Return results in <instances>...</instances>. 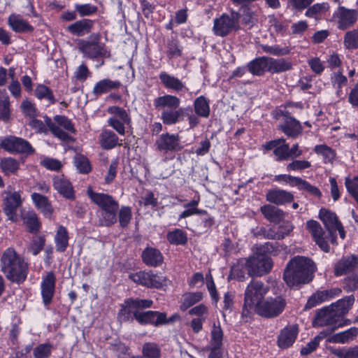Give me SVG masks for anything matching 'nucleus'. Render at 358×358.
Masks as SVG:
<instances>
[{"label": "nucleus", "instance_id": "f257e3e1", "mask_svg": "<svg viewBox=\"0 0 358 358\" xmlns=\"http://www.w3.org/2000/svg\"><path fill=\"white\" fill-rule=\"evenodd\" d=\"M315 270L316 266L310 258L296 256L288 262L283 278L289 287H298L312 280Z\"/></svg>", "mask_w": 358, "mask_h": 358}, {"label": "nucleus", "instance_id": "f03ea898", "mask_svg": "<svg viewBox=\"0 0 358 358\" xmlns=\"http://www.w3.org/2000/svg\"><path fill=\"white\" fill-rule=\"evenodd\" d=\"M355 303L353 295L348 296L332 303L329 308L320 310L316 316L313 324L315 327L331 326L329 329L333 332L338 327L349 324L350 322H339V318L350 310Z\"/></svg>", "mask_w": 358, "mask_h": 358}, {"label": "nucleus", "instance_id": "7ed1b4c3", "mask_svg": "<svg viewBox=\"0 0 358 358\" xmlns=\"http://www.w3.org/2000/svg\"><path fill=\"white\" fill-rule=\"evenodd\" d=\"M1 269L8 280L20 284L27 278L28 264L13 248H8L2 254Z\"/></svg>", "mask_w": 358, "mask_h": 358}, {"label": "nucleus", "instance_id": "20e7f679", "mask_svg": "<svg viewBox=\"0 0 358 358\" xmlns=\"http://www.w3.org/2000/svg\"><path fill=\"white\" fill-rule=\"evenodd\" d=\"M278 250L277 243H265L257 245L252 256L248 258L250 271L254 275L268 273L273 268V261L268 255H275Z\"/></svg>", "mask_w": 358, "mask_h": 358}, {"label": "nucleus", "instance_id": "39448f33", "mask_svg": "<svg viewBox=\"0 0 358 358\" xmlns=\"http://www.w3.org/2000/svg\"><path fill=\"white\" fill-rule=\"evenodd\" d=\"M269 290L268 286L258 280H252L245 290L243 309L250 312L258 310Z\"/></svg>", "mask_w": 358, "mask_h": 358}, {"label": "nucleus", "instance_id": "423d86ee", "mask_svg": "<svg viewBox=\"0 0 358 358\" xmlns=\"http://www.w3.org/2000/svg\"><path fill=\"white\" fill-rule=\"evenodd\" d=\"M240 14L232 11L229 15L224 13L214 20L213 31L216 36H225L238 27Z\"/></svg>", "mask_w": 358, "mask_h": 358}, {"label": "nucleus", "instance_id": "0eeeda50", "mask_svg": "<svg viewBox=\"0 0 358 358\" xmlns=\"http://www.w3.org/2000/svg\"><path fill=\"white\" fill-rule=\"evenodd\" d=\"M286 304L285 299L281 296L268 297L260 304L257 313L264 317H275L283 312Z\"/></svg>", "mask_w": 358, "mask_h": 358}, {"label": "nucleus", "instance_id": "6e6552de", "mask_svg": "<svg viewBox=\"0 0 358 358\" xmlns=\"http://www.w3.org/2000/svg\"><path fill=\"white\" fill-rule=\"evenodd\" d=\"M0 147L10 153L31 155L34 152V149L27 140L14 136L0 138Z\"/></svg>", "mask_w": 358, "mask_h": 358}, {"label": "nucleus", "instance_id": "1a4fd4ad", "mask_svg": "<svg viewBox=\"0 0 358 358\" xmlns=\"http://www.w3.org/2000/svg\"><path fill=\"white\" fill-rule=\"evenodd\" d=\"M3 210L12 222L17 221V209L21 206L22 199L19 192L14 191L8 186L3 194Z\"/></svg>", "mask_w": 358, "mask_h": 358}, {"label": "nucleus", "instance_id": "9d476101", "mask_svg": "<svg viewBox=\"0 0 358 358\" xmlns=\"http://www.w3.org/2000/svg\"><path fill=\"white\" fill-rule=\"evenodd\" d=\"M333 20L336 22L337 28L345 30L352 27L358 20V11L355 9L348 8L339 5L334 10Z\"/></svg>", "mask_w": 358, "mask_h": 358}, {"label": "nucleus", "instance_id": "9b49d317", "mask_svg": "<svg viewBox=\"0 0 358 358\" xmlns=\"http://www.w3.org/2000/svg\"><path fill=\"white\" fill-rule=\"evenodd\" d=\"M129 278L136 283L148 287L159 288L166 285V278L152 272L139 271L129 275Z\"/></svg>", "mask_w": 358, "mask_h": 358}, {"label": "nucleus", "instance_id": "f8f14e48", "mask_svg": "<svg viewBox=\"0 0 358 358\" xmlns=\"http://www.w3.org/2000/svg\"><path fill=\"white\" fill-rule=\"evenodd\" d=\"M108 112L113 115L108 120V126L114 129L120 135L124 136L125 125L130 122V119L126 110L118 106H110L108 108Z\"/></svg>", "mask_w": 358, "mask_h": 358}, {"label": "nucleus", "instance_id": "ddd939ff", "mask_svg": "<svg viewBox=\"0 0 358 358\" xmlns=\"http://www.w3.org/2000/svg\"><path fill=\"white\" fill-rule=\"evenodd\" d=\"M155 145L159 151L164 153L178 152L184 148L178 134H162L156 141Z\"/></svg>", "mask_w": 358, "mask_h": 358}, {"label": "nucleus", "instance_id": "4468645a", "mask_svg": "<svg viewBox=\"0 0 358 358\" xmlns=\"http://www.w3.org/2000/svg\"><path fill=\"white\" fill-rule=\"evenodd\" d=\"M134 316L138 322L141 324H151L155 327L165 324L172 321L175 317L173 316L169 320L166 318V313L152 310L145 312L134 311Z\"/></svg>", "mask_w": 358, "mask_h": 358}, {"label": "nucleus", "instance_id": "2eb2a0df", "mask_svg": "<svg viewBox=\"0 0 358 358\" xmlns=\"http://www.w3.org/2000/svg\"><path fill=\"white\" fill-rule=\"evenodd\" d=\"M320 220L325 225L327 229L333 235L336 231H338L342 239L345 237V232L341 223L338 221L336 215L329 210L321 209L319 213Z\"/></svg>", "mask_w": 358, "mask_h": 358}, {"label": "nucleus", "instance_id": "dca6fc26", "mask_svg": "<svg viewBox=\"0 0 358 358\" xmlns=\"http://www.w3.org/2000/svg\"><path fill=\"white\" fill-rule=\"evenodd\" d=\"M55 283L56 278L52 272H48L42 277L41 293L45 306H48L52 300L55 291Z\"/></svg>", "mask_w": 358, "mask_h": 358}, {"label": "nucleus", "instance_id": "f3484780", "mask_svg": "<svg viewBox=\"0 0 358 358\" xmlns=\"http://www.w3.org/2000/svg\"><path fill=\"white\" fill-rule=\"evenodd\" d=\"M127 307H123L118 313L120 320H126L129 312L138 311L140 309L150 308L152 305V301L148 299H129L126 301Z\"/></svg>", "mask_w": 358, "mask_h": 358}, {"label": "nucleus", "instance_id": "a211bd4d", "mask_svg": "<svg viewBox=\"0 0 358 358\" xmlns=\"http://www.w3.org/2000/svg\"><path fill=\"white\" fill-rule=\"evenodd\" d=\"M306 227L318 246L323 251L329 252V246L325 239L324 232L320 224L317 221L310 220L306 222Z\"/></svg>", "mask_w": 358, "mask_h": 358}, {"label": "nucleus", "instance_id": "6ab92c4d", "mask_svg": "<svg viewBox=\"0 0 358 358\" xmlns=\"http://www.w3.org/2000/svg\"><path fill=\"white\" fill-rule=\"evenodd\" d=\"M263 148L266 150H273L278 161L288 159V144L285 143L284 138L269 141L263 145Z\"/></svg>", "mask_w": 358, "mask_h": 358}, {"label": "nucleus", "instance_id": "aec40b11", "mask_svg": "<svg viewBox=\"0 0 358 358\" xmlns=\"http://www.w3.org/2000/svg\"><path fill=\"white\" fill-rule=\"evenodd\" d=\"M298 331V327L296 325L285 327L282 329L278 338L279 348L285 349L292 345L296 338Z\"/></svg>", "mask_w": 358, "mask_h": 358}, {"label": "nucleus", "instance_id": "412c9836", "mask_svg": "<svg viewBox=\"0 0 358 358\" xmlns=\"http://www.w3.org/2000/svg\"><path fill=\"white\" fill-rule=\"evenodd\" d=\"M266 201L275 205H285L294 199L293 194L284 189H273L268 191L266 194Z\"/></svg>", "mask_w": 358, "mask_h": 358}, {"label": "nucleus", "instance_id": "4be33fe9", "mask_svg": "<svg viewBox=\"0 0 358 358\" xmlns=\"http://www.w3.org/2000/svg\"><path fill=\"white\" fill-rule=\"evenodd\" d=\"M53 187L59 194L68 199H74V191L71 182L64 176H56L53 178Z\"/></svg>", "mask_w": 358, "mask_h": 358}, {"label": "nucleus", "instance_id": "5701e85b", "mask_svg": "<svg viewBox=\"0 0 358 358\" xmlns=\"http://www.w3.org/2000/svg\"><path fill=\"white\" fill-rule=\"evenodd\" d=\"M247 274L253 275L250 271L248 258L240 259L231 266L229 278L243 280Z\"/></svg>", "mask_w": 358, "mask_h": 358}, {"label": "nucleus", "instance_id": "b1692460", "mask_svg": "<svg viewBox=\"0 0 358 358\" xmlns=\"http://www.w3.org/2000/svg\"><path fill=\"white\" fill-rule=\"evenodd\" d=\"M87 194L91 200L101 208L102 210L108 209L117 203L108 194L94 192L91 188L87 189Z\"/></svg>", "mask_w": 358, "mask_h": 358}, {"label": "nucleus", "instance_id": "393cba45", "mask_svg": "<svg viewBox=\"0 0 358 358\" xmlns=\"http://www.w3.org/2000/svg\"><path fill=\"white\" fill-rule=\"evenodd\" d=\"M8 24L13 31L17 33L29 32L34 30L33 27L18 14L10 15L8 18Z\"/></svg>", "mask_w": 358, "mask_h": 358}, {"label": "nucleus", "instance_id": "a878e982", "mask_svg": "<svg viewBox=\"0 0 358 358\" xmlns=\"http://www.w3.org/2000/svg\"><path fill=\"white\" fill-rule=\"evenodd\" d=\"M11 116L12 108L9 96L5 90H0V121L8 122Z\"/></svg>", "mask_w": 358, "mask_h": 358}, {"label": "nucleus", "instance_id": "bb28decb", "mask_svg": "<svg viewBox=\"0 0 358 358\" xmlns=\"http://www.w3.org/2000/svg\"><path fill=\"white\" fill-rule=\"evenodd\" d=\"M159 80L163 85L167 88L176 92H180L186 90L183 83L178 78L162 71L159 75Z\"/></svg>", "mask_w": 358, "mask_h": 358}, {"label": "nucleus", "instance_id": "cd10ccee", "mask_svg": "<svg viewBox=\"0 0 358 358\" xmlns=\"http://www.w3.org/2000/svg\"><path fill=\"white\" fill-rule=\"evenodd\" d=\"M357 263L358 258L355 256H350L341 259L335 265V275L341 276L351 271L356 266Z\"/></svg>", "mask_w": 358, "mask_h": 358}, {"label": "nucleus", "instance_id": "c85d7f7f", "mask_svg": "<svg viewBox=\"0 0 358 358\" xmlns=\"http://www.w3.org/2000/svg\"><path fill=\"white\" fill-rule=\"evenodd\" d=\"M93 22L89 19H83L70 24L67 30L73 35L81 36L90 32Z\"/></svg>", "mask_w": 358, "mask_h": 358}, {"label": "nucleus", "instance_id": "c756f323", "mask_svg": "<svg viewBox=\"0 0 358 358\" xmlns=\"http://www.w3.org/2000/svg\"><path fill=\"white\" fill-rule=\"evenodd\" d=\"M358 334L357 327H351L345 331L333 334L327 339L328 342L331 343H348L352 341Z\"/></svg>", "mask_w": 358, "mask_h": 358}, {"label": "nucleus", "instance_id": "7c9ffc66", "mask_svg": "<svg viewBox=\"0 0 358 358\" xmlns=\"http://www.w3.org/2000/svg\"><path fill=\"white\" fill-rule=\"evenodd\" d=\"M223 331L220 325L213 324L210 331L209 344L203 350H220L222 346Z\"/></svg>", "mask_w": 358, "mask_h": 358}, {"label": "nucleus", "instance_id": "2f4dec72", "mask_svg": "<svg viewBox=\"0 0 358 358\" xmlns=\"http://www.w3.org/2000/svg\"><path fill=\"white\" fill-rule=\"evenodd\" d=\"M143 262L151 266H157L163 262V256L159 250L147 248L142 253Z\"/></svg>", "mask_w": 358, "mask_h": 358}, {"label": "nucleus", "instance_id": "473e14b6", "mask_svg": "<svg viewBox=\"0 0 358 358\" xmlns=\"http://www.w3.org/2000/svg\"><path fill=\"white\" fill-rule=\"evenodd\" d=\"M153 103L157 109L165 108L173 109L178 108L180 104V100L176 96L166 94L156 98Z\"/></svg>", "mask_w": 358, "mask_h": 358}, {"label": "nucleus", "instance_id": "72a5a7b5", "mask_svg": "<svg viewBox=\"0 0 358 358\" xmlns=\"http://www.w3.org/2000/svg\"><path fill=\"white\" fill-rule=\"evenodd\" d=\"M31 199L36 207L40 210L45 217H49L51 216L53 208L46 196L34 192L31 194Z\"/></svg>", "mask_w": 358, "mask_h": 358}, {"label": "nucleus", "instance_id": "f704fd0d", "mask_svg": "<svg viewBox=\"0 0 358 358\" xmlns=\"http://www.w3.org/2000/svg\"><path fill=\"white\" fill-rule=\"evenodd\" d=\"M120 85V81L103 79L95 84L93 88V93L96 96H99L108 93L113 90L117 89Z\"/></svg>", "mask_w": 358, "mask_h": 358}, {"label": "nucleus", "instance_id": "c9c22d12", "mask_svg": "<svg viewBox=\"0 0 358 358\" xmlns=\"http://www.w3.org/2000/svg\"><path fill=\"white\" fill-rule=\"evenodd\" d=\"M291 63L284 59L267 57V71L271 73L283 72L291 69Z\"/></svg>", "mask_w": 358, "mask_h": 358}, {"label": "nucleus", "instance_id": "e433bc0d", "mask_svg": "<svg viewBox=\"0 0 358 358\" xmlns=\"http://www.w3.org/2000/svg\"><path fill=\"white\" fill-rule=\"evenodd\" d=\"M80 50L84 54L92 58L107 55V51L104 47L99 43H85L81 45Z\"/></svg>", "mask_w": 358, "mask_h": 358}, {"label": "nucleus", "instance_id": "4c0bfd02", "mask_svg": "<svg viewBox=\"0 0 358 358\" xmlns=\"http://www.w3.org/2000/svg\"><path fill=\"white\" fill-rule=\"evenodd\" d=\"M69 239L67 229L64 226L59 225L55 236L56 250L61 252L65 251L69 245Z\"/></svg>", "mask_w": 358, "mask_h": 358}, {"label": "nucleus", "instance_id": "58836bf2", "mask_svg": "<svg viewBox=\"0 0 358 358\" xmlns=\"http://www.w3.org/2000/svg\"><path fill=\"white\" fill-rule=\"evenodd\" d=\"M183 109L176 108L164 110L161 115V119L164 124L167 125H173L180 121Z\"/></svg>", "mask_w": 358, "mask_h": 358}, {"label": "nucleus", "instance_id": "ea45409f", "mask_svg": "<svg viewBox=\"0 0 358 358\" xmlns=\"http://www.w3.org/2000/svg\"><path fill=\"white\" fill-rule=\"evenodd\" d=\"M200 202V197H195L190 202L184 204L183 207L185 208L184 211L179 215V219L186 218L194 215H203L206 211L198 208V205Z\"/></svg>", "mask_w": 358, "mask_h": 358}, {"label": "nucleus", "instance_id": "a19ab883", "mask_svg": "<svg viewBox=\"0 0 358 358\" xmlns=\"http://www.w3.org/2000/svg\"><path fill=\"white\" fill-rule=\"evenodd\" d=\"M100 144L102 148L110 150L115 148L118 143V138L117 135L110 130H104L100 135Z\"/></svg>", "mask_w": 358, "mask_h": 358}, {"label": "nucleus", "instance_id": "79ce46f5", "mask_svg": "<svg viewBox=\"0 0 358 358\" xmlns=\"http://www.w3.org/2000/svg\"><path fill=\"white\" fill-rule=\"evenodd\" d=\"M329 352L338 358H358V345L349 348H328Z\"/></svg>", "mask_w": 358, "mask_h": 358}, {"label": "nucleus", "instance_id": "37998d69", "mask_svg": "<svg viewBox=\"0 0 358 358\" xmlns=\"http://www.w3.org/2000/svg\"><path fill=\"white\" fill-rule=\"evenodd\" d=\"M248 71L255 76H262L267 71V57H258L248 64Z\"/></svg>", "mask_w": 358, "mask_h": 358}, {"label": "nucleus", "instance_id": "c03bdc74", "mask_svg": "<svg viewBox=\"0 0 358 358\" xmlns=\"http://www.w3.org/2000/svg\"><path fill=\"white\" fill-rule=\"evenodd\" d=\"M260 210L264 216L270 222H278L283 218V212L277 207L269 204L261 207Z\"/></svg>", "mask_w": 358, "mask_h": 358}, {"label": "nucleus", "instance_id": "a18cd8bd", "mask_svg": "<svg viewBox=\"0 0 358 358\" xmlns=\"http://www.w3.org/2000/svg\"><path fill=\"white\" fill-rule=\"evenodd\" d=\"M282 131L289 136H296L301 133V127L299 121L291 117H287L280 126Z\"/></svg>", "mask_w": 358, "mask_h": 358}, {"label": "nucleus", "instance_id": "49530a36", "mask_svg": "<svg viewBox=\"0 0 358 358\" xmlns=\"http://www.w3.org/2000/svg\"><path fill=\"white\" fill-rule=\"evenodd\" d=\"M22 217L24 224L26 225L29 232L36 233L39 230L41 224L36 214L34 211L29 210L24 212L22 214Z\"/></svg>", "mask_w": 358, "mask_h": 358}, {"label": "nucleus", "instance_id": "de8ad7c7", "mask_svg": "<svg viewBox=\"0 0 358 358\" xmlns=\"http://www.w3.org/2000/svg\"><path fill=\"white\" fill-rule=\"evenodd\" d=\"M194 108L196 114L202 117H208L210 115V104L203 96L196 98L194 102Z\"/></svg>", "mask_w": 358, "mask_h": 358}, {"label": "nucleus", "instance_id": "09e8293b", "mask_svg": "<svg viewBox=\"0 0 358 358\" xmlns=\"http://www.w3.org/2000/svg\"><path fill=\"white\" fill-rule=\"evenodd\" d=\"M203 299V293L201 292H187L182 295V301L180 306L182 311L186 310L190 306L199 302Z\"/></svg>", "mask_w": 358, "mask_h": 358}, {"label": "nucleus", "instance_id": "8fccbe9b", "mask_svg": "<svg viewBox=\"0 0 358 358\" xmlns=\"http://www.w3.org/2000/svg\"><path fill=\"white\" fill-rule=\"evenodd\" d=\"M331 333L332 332H330L329 328L321 331L317 336L314 338L313 340L310 341L305 347L301 348V354L303 355H307L313 352L318 347L320 341Z\"/></svg>", "mask_w": 358, "mask_h": 358}, {"label": "nucleus", "instance_id": "3c124183", "mask_svg": "<svg viewBox=\"0 0 358 358\" xmlns=\"http://www.w3.org/2000/svg\"><path fill=\"white\" fill-rule=\"evenodd\" d=\"M315 152L322 157L324 163H332L336 156L335 150L326 145H317L314 148Z\"/></svg>", "mask_w": 358, "mask_h": 358}, {"label": "nucleus", "instance_id": "603ef678", "mask_svg": "<svg viewBox=\"0 0 358 358\" xmlns=\"http://www.w3.org/2000/svg\"><path fill=\"white\" fill-rule=\"evenodd\" d=\"M34 94L40 100L45 99L50 103L55 102L52 91L45 85H38L34 90Z\"/></svg>", "mask_w": 358, "mask_h": 358}, {"label": "nucleus", "instance_id": "864d4df0", "mask_svg": "<svg viewBox=\"0 0 358 358\" xmlns=\"http://www.w3.org/2000/svg\"><path fill=\"white\" fill-rule=\"evenodd\" d=\"M53 345L50 342L40 343L33 349L34 358H48L52 354Z\"/></svg>", "mask_w": 358, "mask_h": 358}, {"label": "nucleus", "instance_id": "5fc2aeb1", "mask_svg": "<svg viewBox=\"0 0 358 358\" xmlns=\"http://www.w3.org/2000/svg\"><path fill=\"white\" fill-rule=\"evenodd\" d=\"M343 44L347 49L354 50L358 48V29H352L345 33Z\"/></svg>", "mask_w": 358, "mask_h": 358}, {"label": "nucleus", "instance_id": "6e6d98bb", "mask_svg": "<svg viewBox=\"0 0 358 358\" xmlns=\"http://www.w3.org/2000/svg\"><path fill=\"white\" fill-rule=\"evenodd\" d=\"M0 166L6 174L16 172L19 169V162L12 157H5L0 161Z\"/></svg>", "mask_w": 358, "mask_h": 358}, {"label": "nucleus", "instance_id": "4d7b16f0", "mask_svg": "<svg viewBox=\"0 0 358 358\" xmlns=\"http://www.w3.org/2000/svg\"><path fill=\"white\" fill-rule=\"evenodd\" d=\"M329 8V6L327 3H315L306 11L305 15L308 17L317 18L327 11Z\"/></svg>", "mask_w": 358, "mask_h": 358}, {"label": "nucleus", "instance_id": "13d9d810", "mask_svg": "<svg viewBox=\"0 0 358 358\" xmlns=\"http://www.w3.org/2000/svg\"><path fill=\"white\" fill-rule=\"evenodd\" d=\"M167 240L171 244L182 245L187 242V236L181 229H175L167 234Z\"/></svg>", "mask_w": 358, "mask_h": 358}, {"label": "nucleus", "instance_id": "bf43d9fd", "mask_svg": "<svg viewBox=\"0 0 358 358\" xmlns=\"http://www.w3.org/2000/svg\"><path fill=\"white\" fill-rule=\"evenodd\" d=\"M118 204L116 206H113V207H110L104 210H102V224L106 226H110L116 222V212Z\"/></svg>", "mask_w": 358, "mask_h": 358}, {"label": "nucleus", "instance_id": "052dcab7", "mask_svg": "<svg viewBox=\"0 0 358 358\" xmlns=\"http://www.w3.org/2000/svg\"><path fill=\"white\" fill-rule=\"evenodd\" d=\"M296 187L299 190L307 192L310 195L314 196L316 198H320L322 196V193L317 187L312 185L308 182L301 179V178L299 180Z\"/></svg>", "mask_w": 358, "mask_h": 358}, {"label": "nucleus", "instance_id": "680f3d73", "mask_svg": "<svg viewBox=\"0 0 358 358\" xmlns=\"http://www.w3.org/2000/svg\"><path fill=\"white\" fill-rule=\"evenodd\" d=\"M74 164L80 173H88L91 171L90 162L84 155H77L74 158Z\"/></svg>", "mask_w": 358, "mask_h": 358}, {"label": "nucleus", "instance_id": "e2e57ef3", "mask_svg": "<svg viewBox=\"0 0 358 358\" xmlns=\"http://www.w3.org/2000/svg\"><path fill=\"white\" fill-rule=\"evenodd\" d=\"M143 355L145 358H159L160 349L155 343H146L143 346Z\"/></svg>", "mask_w": 358, "mask_h": 358}, {"label": "nucleus", "instance_id": "0e129e2a", "mask_svg": "<svg viewBox=\"0 0 358 358\" xmlns=\"http://www.w3.org/2000/svg\"><path fill=\"white\" fill-rule=\"evenodd\" d=\"M347 78L341 72L334 73L331 77V83L336 89V94L338 96L342 94L341 88L347 85Z\"/></svg>", "mask_w": 358, "mask_h": 358}, {"label": "nucleus", "instance_id": "69168bd1", "mask_svg": "<svg viewBox=\"0 0 358 358\" xmlns=\"http://www.w3.org/2000/svg\"><path fill=\"white\" fill-rule=\"evenodd\" d=\"M327 301V293L324 292V290L318 291L309 298L306 303V308H313Z\"/></svg>", "mask_w": 358, "mask_h": 358}, {"label": "nucleus", "instance_id": "338daca9", "mask_svg": "<svg viewBox=\"0 0 358 358\" xmlns=\"http://www.w3.org/2000/svg\"><path fill=\"white\" fill-rule=\"evenodd\" d=\"M300 178L294 177L287 174L276 175L273 180L282 185H289L290 187H296L299 182Z\"/></svg>", "mask_w": 358, "mask_h": 358}, {"label": "nucleus", "instance_id": "774afa93", "mask_svg": "<svg viewBox=\"0 0 358 358\" xmlns=\"http://www.w3.org/2000/svg\"><path fill=\"white\" fill-rule=\"evenodd\" d=\"M41 164L47 169L55 171L60 170L62 167V164L60 161L48 157L41 158Z\"/></svg>", "mask_w": 358, "mask_h": 358}]
</instances>
